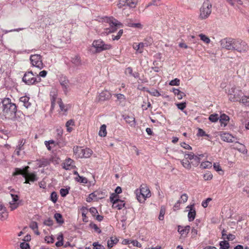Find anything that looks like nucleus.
I'll use <instances>...</instances> for the list:
<instances>
[{"instance_id": "nucleus-4", "label": "nucleus", "mask_w": 249, "mask_h": 249, "mask_svg": "<svg viewBox=\"0 0 249 249\" xmlns=\"http://www.w3.org/2000/svg\"><path fill=\"white\" fill-rule=\"evenodd\" d=\"M228 95L229 99L231 101L240 103L244 95L241 89L235 87H232L229 90Z\"/></svg>"}, {"instance_id": "nucleus-34", "label": "nucleus", "mask_w": 249, "mask_h": 249, "mask_svg": "<svg viewBox=\"0 0 249 249\" xmlns=\"http://www.w3.org/2000/svg\"><path fill=\"white\" fill-rule=\"evenodd\" d=\"M29 97L27 96H23L20 98L19 101L23 103V105L26 107L28 108L31 106V103L29 102Z\"/></svg>"}, {"instance_id": "nucleus-13", "label": "nucleus", "mask_w": 249, "mask_h": 249, "mask_svg": "<svg viewBox=\"0 0 249 249\" xmlns=\"http://www.w3.org/2000/svg\"><path fill=\"white\" fill-rule=\"evenodd\" d=\"M234 39L231 38H225L222 39L220 41L221 46L222 48H224L227 50H233V42Z\"/></svg>"}, {"instance_id": "nucleus-50", "label": "nucleus", "mask_w": 249, "mask_h": 249, "mask_svg": "<svg viewBox=\"0 0 249 249\" xmlns=\"http://www.w3.org/2000/svg\"><path fill=\"white\" fill-rule=\"evenodd\" d=\"M127 25L129 27L137 28H139V29H142L143 27L142 25L140 23H130V22H128Z\"/></svg>"}, {"instance_id": "nucleus-48", "label": "nucleus", "mask_w": 249, "mask_h": 249, "mask_svg": "<svg viewBox=\"0 0 249 249\" xmlns=\"http://www.w3.org/2000/svg\"><path fill=\"white\" fill-rule=\"evenodd\" d=\"M147 92L152 96L159 97L160 96V93L156 89H152L151 90H147Z\"/></svg>"}, {"instance_id": "nucleus-46", "label": "nucleus", "mask_w": 249, "mask_h": 249, "mask_svg": "<svg viewBox=\"0 0 249 249\" xmlns=\"http://www.w3.org/2000/svg\"><path fill=\"white\" fill-rule=\"evenodd\" d=\"M54 218L58 223L61 224L64 223V220L63 219L62 216L60 213H56L54 214Z\"/></svg>"}, {"instance_id": "nucleus-9", "label": "nucleus", "mask_w": 249, "mask_h": 249, "mask_svg": "<svg viewBox=\"0 0 249 249\" xmlns=\"http://www.w3.org/2000/svg\"><path fill=\"white\" fill-rule=\"evenodd\" d=\"M22 80L26 84L32 85L36 82H40L41 79L38 77L37 78L35 77V74L32 71L26 72L23 77Z\"/></svg>"}, {"instance_id": "nucleus-8", "label": "nucleus", "mask_w": 249, "mask_h": 249, "mask_svg": "<svg viewBox=\"0 0 249 249\" xmlns=\"http://www.w3.org/2000/svg\"><path fill=\"white\" fill-rule=\"evenodd\" d=\"M31 63L33 67L41 70L44 67L42 62V56L40 54H32L30 57Z\"/></svg>"}, {"instance_id": "nucleus-32", "label": "nucleus", "mask_w": 249, "mask_h": 249, "mask_svg": "<svg viewBox=\"0 0 249 249\" xmlns=\"http://www.w3.org/2000/svg\"><path fill=\"white\" fill-rule=\"evenodd\" d=\"M44 144L49 151H51L56 145V142L53 140L46 141L44 142Z\"/></svg>"}, {"instance_id": "nucleus-24", "label": "nucleus", "mask_w": 249, "mask_h": 249, "mask_svg": "<svg viewBox=\"0 0 249 249\" xmlns=\"http://www.w3.org/2000/svg\"><path fill=\"white\" fill-rule=\"evenodd\" d=\"M188 208L189 209L188 213V218L190 221H192L196 217V211L193 205H191L190 207L188 206Z\"/></svg>"}, {"instance_id": "nucleus-40", "label": "nucleus", "mask_w": 249, "mask_h": 249, "mask_svg": "<svg viewBox=\"0 0 249 249\" xmlns=\"http://www.w3.org/2000/svg\"><path fill=\"white\" fill-rule=\"evenodd\" d=\"M57 103L59 105L60 109L61 111L63 112L64 113H65L68 110V107L67 106H65L63 103L62 102V101L61 99L58 98Z\"/></svg>"}, {"instance_id": "nucleus-28", "label": "nucleus", "mask_w": 249, "mask_h": 249, "mask_svg": "<svg viewBox=\"0 0 249 249\" xmlns=\"http://www.w3.org/2000/svg\"><path fill=\"white\" fill-rule=\"evenodd\" d=\"M8 214L5 207L0 203V219L2 220H5L8 217Z\"/></svg>"}, {"instance_id": "nucleus-62", "label": "nucleus", "mask_w": 249, "mask_h": 249, "mask_svg": "<svg viewBox=\"0 0 249 249\" xmlns=\"http://www.w3.org/2000/svg\"><path fill=\"white\" fill-rule=\"evenodd\" d=\"M165 209L164 208L161 207L160 210V215L159 216V219L160 220H163L164 218V215L165 214Z\"/></svg>"}, {"instance_id": "nucleus-49", "label": "nucleus", "mask_w": 249, "mask_h": 249, "mask_svg": "<svg viewBox=\"0 0 249 249\" xmlns=\"http://www.w3.org/2000/svg\"><path fill=\"white\" fill-rule=\"evenodd\" d=\"M75 180L80 183H87L88 182V179L85 177L80 176L78 175V178H75Z\"/></svg>"}, {"instance_id": "nucleus-2", "label": "nucleus", "mask_w": 249, "mask_h": 249, "mask_svg": "<svg viewBox=\"0 0 249 249\" xmlns=\"http://www.w3.org/2000/svg\"><path fill=\"white\" fill-rule=\"evenodd\" d=\"M101 22L105 26L108 25L109 27L104 28V31L101 33L102 36L107 35L111 33L115 32L120 27H122V24L112 17H104L100 18Z\"/></svg>"}, {"instance_id": "nucleus-35", "label": "nucleus", "mask_w": 249, "mask_h": 249, "mask_svg": "<svg viewBox=\"0 0 249 249\" xmlns=\"http://www.w3.org/2000/svg\"><path fill=\"white\" fill-rule=\"evenodd\" d=\"M119 241V240L115 237H111L107 241V246L108 248H111L114 245L116 244Z\"/></svg>"}, {"instance_id": "nucleus-3", "label": "nucleus", "mask_w": 249, "mask_h": 249, "mask_svg": "<svg viewBox=\"0 0 249 249\" xmlns=\"http://www.w3.org/2000/svg\"><path fill=\"white\" fill-rule=\"evenodd\" d=\"M135 193L137 200L140 203L144 202L147 198L151 196L150 190L146 184H142L139 189L135 190Z\"/></svg>"}, {"instance_id": "nucleus-12", "label": "nucleus", "mask_w": 249, "mask_h": 249, "mask_svg": "<svg viewBox=\"0 0 249 249\" xmlns=\"http://www.w3.org/2000/svg\"><path fill=\"white\" fill-rule=\"evenodd\" d=\"M138 3V0H120L117 4L119 8L127 6L130 8H135Z\"/></svg>"}, {"instance_id": "nucleus-47", "label": "nucleus", "mask_w": 249, "mask_h": 249, "mask_svg": "<svg viewBox=\"0 0 249 249\" xmlns=\"http://www.w3.org/2000/svg\"><path fill=\"white\" fill-rule=\"evenodd\" d=\"M60 159L56 156H52L49 159L50 164L53 163L54 164H58Z\"/></svg>"}, {"instance_id": "nucleus-42", "label": "nucleus", "mask_w": 249, "mask_h": 249, "mask_svg": "<svg viewBox=\"0 0 249 249\" xmlns=\"http://www.w3.org/2000/svg\"><path fill=\"white\" fill-rule=\"evenodd\" d=\"M212 166V163L211 162H210L209 161H205L204 162H202L200 164V168L202 169H209L211 168Z\"/></svg>"}, {"instance_id": "nucleus-64", "label": "nucleus", "mask_w": 249, "mask_h": 249, "mask_svg": "<svg viewBox=\"0 0 249 249\" xmlns=\"http://www.w3.org/2000/svg\"><path fill=\"white\" fill-rule=\"evenodd\" d=\"M45 241L48 243H53L54 242V238L52 236H47L45 237Z\"/></svg>"}, {"instance_id": "nucleus-27", "label": "nucleus", "mask_w": 249, "mask_h": 249, "mask_svg": "<svg viewBox=\"0 0 249 249\" xmlns=\"http://www.w3.org/2000/svg\"><path fill=\"white\" fill-rule=\"evenodd\" d=\"M83 148L80 146H74L73 147V153L76 158H83Z\"/></svg>"}, {"instance_id": "nucleus-60", "label": "nucleus", "mask_w": 249, "mask_h": 249, "mask_svg": "<svg viewBox=\"0 0 249 249\" xmlns=\"http://www.w3.org/2000/svg\"><path fill=\"white\" fill-rule=\"evenodd\" d=\"M93 249H105L104 246L99 244L98 242H94L92 244Z\"/></svg>"}, {"instance_id": "nucleus-19", "label": "nucleus", "mask_w": 249, "mask_h": 249, "mask_svg": "<svg viewBox=\"0 0 249 249\" xmlns=\"http://www.w3.org/2000/svg\"><path fill=\"white\" fill-rule=\"evenodd\" d=\"M187 201V196L186 194H183L181 196L180 199L175 204L174 206V210L176 211L179 209L180 205L181 206V208L185 206V203Z\"/></svg>"}, {"instance_id": "nucleus-17", "label": "nucleus", "mask_w": 249, "mask_h": 249, "mask_svg": "<svg viewBox=\"0 0 249 249\" xmlns=\"http://www.w3.org/2000/svg\"><path fill=\"white\" fill-rule=\"evenodd\" d=\"M103 197L102 193L100 191H95L89 195V197L87 198V201L90 202L92 200H97L98 199H101Z\"/></svg>"}, {"instance_id": "nucleus-51", "label": "nucleus", "mask_w": 249, "mask_h": 249, "mask_svg": "<svg viewBox=\"0 0 249 249\" xmlns=\"http://www.w3.org/2000/svg\"><path fill=\"white\" fill-rule=\"evenodd\" d=\"M213 178V175L210 172L208 171L203 175V178L205 180H210Z\"/></svg>"}, {"instance_id": "nucleus-22", "label": "nucleus", "mask_w": 249, "mask_h": 249, "mask_svg": "<svg viewBox=\"0 0 249 249\" xmlns=\"http://www.w3.org/2000/svg\"><path fill=\"white\" fill-rule=\"evenodd\" d=\"M50 97L51 102V108L53 109L55 105V101L57 99V91L53 89L51 91L50 93Z\"/></svg>"}, {"instance_id": "nucleus-29", "label": "nucleus", "mask_w": 249, "mask_h": 249, "mask_svg": "<svg viewBox=\"0 0 249 249\" xmlns=\"http://www.w3.org/2000/svg\"><path fill=\"white\" fill-rule=\"evenodd\" d=\"M126 123L128 124L131 126H135L136 125L135 118L133 115H126L124 117Z\"/></svg>"}, {"instance_id": "nucleus-59", "label": "nucleus", "mask_w": 249, "mask_h": 249, "mask_svg": "<svg viewBox=\"0 0 249 249\" xmlns=\"http://www.w3.org/2000/svg\"><path fill=\"white\" fill-rule=\"evenodd\" d=\"M110 200L111 202L113 203V202H114L116 200H119V196L116 194L113 193L110 196Z\"/></svg>"}, {"instance_id": "nucleus-1", "label": "nucleus", "mask_w": 249, "mask_h": 249, "mask_svg": "<svg viewBox=\"0 0 249 249\" xmlns=\"http://www.w3.org/2000/svg\"><path fill=\"white\" fill-rule=\"evenodd\" d=\"M17 110L16 104L12 103L10 98H5L2 100L1 105L0 104V115L11 119L15 116Z\"/></svg>"}, {"instance_id": "nucleus-54", "label": "nucleus", "mask_w": 249, "mask_h": 249, "mask_svg": "<svg viewBox=\"0 0 249 249\" xmlns=\"http://www.w3.org/2000/svg\"><path fill=\"white\" fill-rule=\"evenodd\" d=\"M70 189V187H69L68 189H67V188H66V189H64V188L61 189L60 190V194L61 196H62V197L66 196L69 194V191Z\"/></svg>"}, {"instance_id": "nucleus-20", "label": "nucleus", "mask_w": 249, "mask_h": 249, "mask_svg": "<svg viewBox=\"0 0 249 249\" xmlns=\"http://www.w3.org/2000/svg\"><path fill=\"white\" fill-rule=\"evenodd\" d=\"M220 137L222 140L228 142H233L235 139V137L231 134L226 132L222 133L220 135Z\"/></svg>"}, {"instance_id": "nucleus-31", "label": "nucleus", "mask_w": 249, "mask_h": 249, "mask_svg": "<svg viewBox=\"0 0 249 249\" xmlns=\"http://www.w3.org/2000/svg\"><path fill=\"white\" fill-rule=\"evenodd\" d=\"M29 168V166H26L23 169H20L17 168L15 169V171L13 173V176H17L18 175H21L23 176V177H24L25 175Z\"/></svg>"}, {"instance_id": "nucleus-21", "label": "nucleus", "mask_w": 249, "mask_h": 249, "mask_svg": "<svg viewBox=\"0 0 249 249\" xmlns=\"http://www.w3.org/2000/svg\"><path fill=\"white\" fill-rule=\"evenodd\" d=\"M114 95L117 98L116 101L118 103L119 105L123 107L124 106L126 101V97L121 93L115 94Z\"/></svg>"}, {"instance_id": "nucleus-36", "label": "nucleus", "mask_w": 249, "mask_h": 249, "mask_svg": "<svg viewBox=\"0 0 249 249\" xmlns=\"http://www.w3.org/2000/svg\"><path fill=\"white\" fill-rule=\"evenodd\" d=\"M75 125V123L73 120L71 119L68 121L66 124V127H67V130L69 132H71L73 130L71 126H73Z\"/></svg>"}, {"instance_id": "nucleus-10", "label": "nucleus", "mask_w": 249, "mask_h": 249, "mask_svg": "<svg viewBox=\"0 0 249 249\" xmlns=\"http://www.w3.org/2000/svg\"><path fill=\"white\" fill-rule=\"evenodd\" d=\"M60 84L64 92L66 94L72 86V84L66 76H61L59 80Z\"/></svg>"}, {"instance_id": "nucleus-43", "label": "nucleus", "mask_w": 249, "mask_h": 249, "mask_svg": "<svg viewBox=\"0 0 249 249\" xmlns=\"http://www.w3.org/2000/svg\"><path fill=\"white\" fill-rule=\"evenodd\" d=\"M220 246V249H229L230 248V244L227 241H221L219 243Z\"/></svg>"}, {"instance_id": "nucleus-37", "label": "nucleus", "mask_w": 249, "mask_h": 249, "mask_svg": "<svg viewBox=\"0 0 249 249\" xmlns=\"http://www.w3.org/2000/svg\"><path fill=\"white\" fill-rule=\"evenodd\" d=\"M71 62L76 66H79L81 65V60L80 57L78 55H75L71 58Z\"/></svg>"}, {"instance_id": "nucleus-5", "label": "nucleus", "mask_w": 249, "mask_h": 249, "mask_svg": "<svg viewBox=\"0 0 249 249\" xmlns=\"http://www.w3.org/2000/svg\"><path fill=\"white\" fill-rule=\"evenodd\" d=\"M212 8L211 3L208 0H205L200 9V18L202 19L208 18L212 13Z\"/></svg>"}, {"instance_id": "nucleus-14", "label": "nucleus", "mask_w": 249, "mask_h": 249, "mask_svg": "<svg viewBox=\"0 0 249 249\" xmlns=\"http://www.w3.org/2000/svg\"><path fill=\"white\" fill-rule=\"evenodd\" d=\"M12 198V201L9 202V208L11 211H13L19 206L18 196L17 195L11 194Z\"/></svg>"}, {"instance_id": "nucleus-57", "label": "nucleus", "mask_w": 249, "mask_h": 249, "mask_svg": "<svg viewBox=\"0 0 249 249\" xmlns=\"http://www.w3.org/2000/svg\"><path fill=\"white\" fill-rule=\"evenodd\" d=\"M89 212H90V213L93 217H95V216L98 214L97 210L94 207L90 208L89 209Z\"/></svg>"}, {"instance_id": "nucleus-6", "label": "nucleus", "mask_w": 249, "mask_h": 249, "mask_svg": "<svg viewBox=\"0 0 249 249\" xmlns=\"http://www.w3.org/2000/svg\"><path fill=\"white\" fill-rule=\"evenodd\" d=\"M233 44V51L242 53H246L249 50L248 44L243 40L239 39H234Z\"/></svg>"}, {"instance_id": "nucleus-44", "label": "nucleus", "mask_w": 249, "mask_h": 249, "mask_svg": "<svg viewBox=\"0 0 249 249\" xmlns=\"http://www.w3.org/2000/svg\"><path fill=\"white\" fill-rule=\"evenodd\" d=\"M200 39L206 44H209L210 42V39L206 35L200 34L198 35Z\"/></svg>"}, {"instance_id": "nucleus-39", "label": "nucleus", "mask_w": 249, "mask_h": 249, "mask_svg": "<svg viewBox=\"0 0 249 249\" xmlns=\"http://www.w3.org/2000/svg\"><path fill=\"white\" fill-rule=\"evenodd\" d=\"M107 126L106 124H102L100 127L99 131V135L102 137H105L107 136Z\"/></svg>"}, {"instance_id": "nucleus-55", "label": "nucleus", "mask_w": 249, "mask_h": 249, "mask_svg": "<svg viewBox=\"0 0 249 249\" xmlns=\"http://www.w3.org/2000/svg\"><path fill=\"white\" fill-rule=\"evenodd\" d=\"M249 102V96L244 95L241 99V101L240 103H241L244 105L248 107V104L249 103H246V102Z\"/></svg>"}, {"instance_id": "nucleus-61", "label": "nucleus", "mask_w": 249, "mask_h": 249, "mask_svg": "<svg viewBox=\"0 0 249 249\" xmlns=\"http://www.w3.org/2000/svg\"><path fill=\"white\" fill-rule=\"evenodd\" d=\"M179 82L180 81L178 79L175 78L170 82L169 85L171 86H178L179 85Z\"/></svg>"}, {"instance_id": "nucleus-63", "label": "nucleus", "mask_w": 249, "mask_h": 249, "mask_svg": "<svg viewBox=\"0 0 249 249\" xmlns=\"http://www.w3.org/2000/svg\"><path fill=\"white\" fill-rule=\"evenodd\" d=\"M19 143L18 145L17 146V148H18V149L20 148V150H23V146L25 143V140H24L23 139H22L21 140H20Z\"/></svg>"}, {"instance_id": "nucleus-23", "label": "nucleus", "mask_w": 249, "mask_h": 249, "mask_svg": "<svg viewBox=\"0 0 249 249\" xmlns=\"http://www.w3.org/2000/svg\"><path fill=\"white\" fill-rule=\"evenodd\" d=\"M232 148L237 150L242 153L246 154L247 153V149L246 148L245 146L238 142H235L232 145Z\"/></svg>"}, {"instance_id": "nucleus-38", "label": "nucleus", "mask_w": 249, "mask_h": 249, "mask_svg": "<svg viewBox=\"0 0 249 249\" xmlns=\"http://www.w3.org/2000/svg\"><path fill=\"white\" fill-rule=\"evenodd\" d=\"M93 151L89 148L83 149V158H89L92 154Z\"/></svg>"}, {"instance_id": "nucleus-53", "label": "nucleus", "mask_w": 249, "mask_h": 249, "mask_svg": "<svg viewBox=\"0 0 249 249\" xmlns=\"http://www.w3.org/2000/svg\"><path fill=\"white\" fill-rule=\"evenodd\" d=\"M58 196L55 192H53L51 193L50 196V199L53 202L55 203L57 201Z\"/></svg>"}, {"instance_id": "nucleus-11", "label": "nucleus", "mask_w": 249, "mask_h": 249, "mask_svg": "<svg viewBox=\"0 0 249 249\" xmlns=\"http://www.w3.org/2000/svg\"><path fill=\"white\" fill-rule=\"evenodd\" d=\"M188 169L191 168V165L193 166H197L200 160V158L197 155H195L193 153H188Z\"/></svg>"}, {"instance_id": "nucleus-52", "label": "nucleus", "mask_w": 249, "mask_h": 249, "mask_svg": "<svg viewBox=\"0 0 249 249\" xmlns=\"http://www.w3.org/2000/svg\"><path fill=\"white\" fill-rule=\"evenodd\" d=\"M213 168L214 170L217 172L221 171L222 172V174L219 173L220 174H223L224 172L222 169L220 165V164L219 163H213Z\"/></svg>"}, {"instance_id": "nucleus-7", "label": "nucleus", "mask_w": 249, "mask_h": 249, "mask_svg": "<svg viewBox=\"0 0 249 249\" xmlns=\"http://www.w3.org/2000/svg\"><path fill=\"white\" fill-rule=\"evenodd\" d=\"M92 46L96 49L97 53L109 50L111 48V45L105 43L101 39L94 40L92 42Z\"/></svg>"}, {"instance_id": "nucleus-15", "label": "nucleus", "mask_w": 249, "mask_h": 249, "mask_svg": "<svg viewBox=\"0 0 249 249\" xmlns=\"http://www.w3.org/2000/svg\"><path fill=\"white\" fill-rule=\"evenodd\" d=\"M25 179V183H30V182H34L38 179L35 173H29L28 170L26 172L24 177Z\"/></svg>"}, {"instance_id": "nucleus-56", "label": "nucleus", "mask_w": 249, "mask_h": 249, "mask_svg": "<svg viewBox=\"0 0 249 249\" xmlns=\"http://www.w3.org/2000/svg\"><path fill=\"white\" fill-rule=\"evenodd\" d=\"M90 227L93 229L94 230V231L98 233H100L101 232V230L95 224L91 223L90 224Z\"/></svg>"}, {"instance_id": "nucleus-45", "label": "nucleus", "mask_w": 249, "mask_h": 249, "mask_svg": "<svg viewBox=\"0 0 249 249\" xmlns=\"http://www.w3.org/2000/svg\"><path fill=\"white\" fill-rule=\"evenodd\" d=\"M209 119L212 122H216L219 119V117L217 114H213L209 116Z\"/></svg>"}, {"instance_id": "nucleus-41", "label": "nucleus", "mask_w": 249, "mask_h": 249, "mask_svg": "<svg viewBox=\"0 0 249 249\" xmlns=\"http://www.w3.org/2000/svg\"><path fill=\"white\" fill-rule=\"evenodd\" d=\"M30 227L34 231L36 235H39L40 232L38 230V225L36 222H32L30 225Z\"/></svg>"}, {"instance_id": "nucleus-58", "label": "nucleus", "mask_w": 249, "mask_h": 249, "mask_svg": "<svg viewBox=\"0 0 249 249\" xmlns=\"http://www.w3.org/2000/svg\"><path fill=\"white\" fill-rule=\"evenodd\" d=\"M212 200V199L211 198L209 197L207 198L206 200H203L201 203L202 206L205 208H207L208 206L209 202L211 201Z\"/></svg>"}, {"instance_id": "nucleus-33", "label": "nucleus", "mask_w": 249, "mask_h": 249, "mask_svg": "<svg viewBox=\"0 0 249 249\" xmlns=\"http://www.w3.org/2000/svg\"><path fill=\"white\" fill-rule=\"evenodd\" d=\"M144 47V44L142 42L137 43H134L133 48L134 50L138 52L139 53H142L143 52V48Z\"/></svg>"}, {"instance_id": "nucleus-25", "label": "nucleus", "mask_w": 249, "mask_h": 249, "mask_svg": "<svg viewBox=\"0 0 249 249\" xmlns=\"http://www.w3.org/2000/svg\"><path fill=\"white\" fill-rule=\"evenodd\" d=\"M125 203L124 200L119 199L116 200L112 204V208L117 210H121L125 207Z\"/></svg>"}, {"instance_id": "nucleus-18", "label": "nucleus", "mask_w": 249, "mask_h": 249, "mask_svg": "<svg viewBox=\"0 0 249 249\" xmlns=\"http://www.w3.org/2000/svg\"><path fill=\"white\" fill-rule=\"evenodd\" d=\"M111 93L107 90L102 91L98 96L99 101L108 100L111 97Z\"/></svg>"}, {"instance_id": "nucleus-26", "label": "nucleus", "mask_w": 249, "mask_h": 249, "mask_svg": "<svg viewBox=\"0 0 249 249\" xmlns=\"http://www.w3.org/2000/svg\"><path fill=\"white\" fill-rule=\"evenodd\" d=\"M230 121V117L229 116L223 113L219 117V122L222 126H226Z\"/></svg>"}, {"instance_id": "nucleus-30", "label": "nucleus", "mask_w": 249, "mask_h": 249, "mask_svg": "<svg viewBox=\"0 0 249 249\" xmlns=\"http://www.w3.org/2000/svg\"><path fill=\"white\" fill-rule=\"evenodd\" d=\"M80 211L82 214L83 221L85 223H87L89 221V219L87 214L89 212V209L87 207L83 206L80 208Z\"/></svg>"}, {"instance_id": "nucleus-16", "label": "nucleus", "mask_w": 249, "mask_h": 249, "mask_svg": "<svg viewBox=\"0 0 249 249\" xmlns=\"http://www.w3.org/2000/svg\"><path fill=\"white\" fill-rule=\"evenodd\" d=\"M63 168L66 170H70L75 167L74 161L71 158L66 159L62 164Z\"/></svg>"}]
</instances>
